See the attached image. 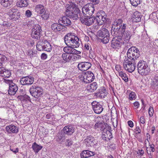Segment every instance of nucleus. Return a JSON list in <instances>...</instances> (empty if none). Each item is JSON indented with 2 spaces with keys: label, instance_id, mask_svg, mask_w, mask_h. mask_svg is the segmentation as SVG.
<instances>
[{
  "label": "nucleus",
  "instance_id": "nucleus-18",
  "mask_svg": "<svg viewBox=\"0 0 158 158\" xmlns=\"http://www.w3.org/2000/svg\"><path fill=\"white\" fill-rule=\"evenodd\" d=\"M91 63L88 62H83L79 63L78 68L79 70L82 71H85L89 69L91 67Z\"/></svg>",
  "mask_w": 158,
  "mask_h": 158
},
{
  "label": "nucleus",
  "instance_id": "nucleus-5",
  "mask_svg": "<svg viewBox=\"0 0 158 158\" xmlns=\"http://www.w3.org/2000/svg\"><path fill=\"white\" fill-rule=\"evenodd\" d=\"M137 67L138 73L141 75H148L149 72V69L145 61L140 60L138 63Z\"/></svg>",
  "mask_w": 158,
  "mask_h": 158
},
{
  "label": "nucleus",
  "instance_id": "nucleus-31",
  "mask_svg": "<svg viewBox=\"0 0 158 158\" xmlns=\"http://www.w3.org/2000/svg\"><path fill=\"white\" fill-rule=\"evenodd\" d=\"M106 127L105 124L103 123H97L94 125V128L98 131H103Z\"/></svg>",
  "mask_w": 158,
  "mask_h": 158
},
{
  "label": "nucleus",
  "instance_id": "nucleus-33",
  "mask_svg": "<svg viewBox=\"0 0 158 158\" xmlns=\"http://www.w3.org/2000/svg\"><path fill=\"white\" fill-rule=\"evenodd\" d=\"M97 88L98 85L96 82H94L87 86V89L91 92H94Z\"/></svg>",
  "mask_w": 158,
  "mask_h": 158
},
{
  "label": "nucleus",
  "instance_id": "nucleus-60",
  "mask_svg": "<svg viewBox=\"0 0 158 158\" xmlns=\"http://www.w3.org/2000/svg\"><path fill=\"white\" fill-rule=\"evenodd\" d=\"M134 106L135 107V109L138 108L139 106V102H135L134 103Z\"/></svg>",
  "mask_w": 158,
  "mask_h": 158
},
{
  "label": "nucleus",
  "instance_id": "nucleus-3",
  "mask_svg": "<svg viewBox=\"0 0 158 158\" xmlns=\"http://www.w3.org/2000/svg\"><path fill=\"white\" fill-rule=\"evenodd\" d=\"M97 35L100 37L102 42L104 44L107 43L110 40V34L108 30L103 26L98 31Z\"/></svg>",
  "mask_w": 158,
  "mask_h": 158
},
{
  "label": "nucleus",
  "instance_id": "nucleus-1",
  "mask_svg": "<svg viewBox=\"0 0 158 158\" xmlns=\"http://www.w3.org/2000/svg\"><path fill=\"white\" fill-rule=\"evenodd\" d=\"M64 41L67 46L73 48L78 47L81 43L78 37L72 33L67 34L65 36Z\"/></svg>",
  "mask_w": 158,
  "mask_h": 158
},
{
  "label": "nucleus",
  "instance_id": "nucleus-17",
  "mask_svg": "<svg viewBox=\"0 0 158 158\" xmlns=\"http://www.w3.org/2000/svg\"><path fill=\"white\" fill-rule=\"evenodd\" d=\"M93 109L95 113L100 114L103 110V108L99 102L94 101L91 103Z\"/></svg>",
  "mask_w": 158,
  "mask_h": 158
},
{
  "label": "nucleus",
  "instance_id": "nucleus-42",
  "mask_svg": "<svg viewBox=\"0 0 158 158\" xmlns=\"http://www.w3.org/2000/svg\"><path fill=\"white\" fill-rule=\"evenodd\" d=\"M36 48L38 50L41 51L44 50V42L43 40L40 43H38L36 45Z\"/></svg>",
  "mask_w": 158,
  "mask_h": 158
},
{
  "label": "nucleus",
  "instance_id": "nucleus-36",
  "mask_svg": "<svg viewBox=\"0 0 158 158\" xmlns=\"http://www.w3.org/2000/svg\"><path fill=\"white\" fill-rule=\"evenodd\" d=\"M28 5L27 0H20V1L17 2L16 3L17 6L20 7L26 6Z\"/></svg>",
  "mask_w": 158,
  "mask_h": 158
},
{
  "label": "nucleus",
  "instance_id": "nucleus-49",
  "mask_svg": "<svg viewBox=\"0 0 158 158\" xmlns=\"http://www.w3.org/2000/svg\"><path fill=\"white\" fill-rule=\"evenodd\" d=\"M102 137L104 140H107V139H110V137L111 138L109 135L108 136L107 134L103 132H102Z\"/></svg>",
  "mask_w": 158,
  "mask_h": 158
},
{
  "label": "nucleus",
  "instance_id": "nucleus-44",
  "mask_svg": "<svg viewBox=\"0 0 158 158\" xmlns=\"http://www.w3.org/2000/svg\"><path fill=\"white\" fill-rule=\"evenodd\" d=\"M127 26V24L124 23H123V25H122L120 29V33H119V35H122V34L124 33V32H125Z\"/></svg>",
  "mask_w": 158,
  "mask_h": 158
},
{
  "label": "nucleus",
  "instance_id": "nucleus-41",
  "mask_svg": "<svg viewBox=\"0 0 158 158\" xmlns=\"http://www.w3.org/2000/svg\"><path fill=\"white\" fill-rule=\"evenodd\" d=\"M31 36L33 38L38 40L39 39L41 36L40 32H38L36 33L35 32L32 31L31 34Z\"/></svg>",
  "mask_w": 158,
  "mask_h": 158
},
{
  "label": "nucleus",
  "instance_id": "nucleus-35",
  "mask_svg": "<svg viewBox=\"0 0 158 158\" xmlns=\"http://www.w3.org/2000/svg\"><path fill=\"white\" fill-rule=\"evenodd\" d=\"M13 0H1V3L4 7L10 6L12 4Z\"/></svg>",
  "mask_w": 158,
  "mask_h": 158
},
{
  "label": "nucleus",
  "instance_id": "nucleus-63",
  "mask_svg": "<svg viewBox=\"0 0 158 158\" xmlns=\"http://www.w3.org/2000/svg\"><path fill=\"white\" fill-rule=\"evenodd\" d=\"M140 121L141 123L143 124L144 123H145V120L144 117H141L140 118Z\"/></svg>",
  "mask_w": 158,
  "mask_h": 158
},
{
  "label": "nucleus",
  "instance_id": "nucleus-16",
  "mask_svg": "<svg viewBox=\"0 0 158 158\" xmlns=\"http://www.w3.org/2000/svg\"><path fill=\"white\" fill-rule=\"evenodd\" d=\"M80 19L81 23L87 26H90L92 25L95 20V17H92L89 18L80 17Z\"/></svg>",
  "mask_w": 158,
  "mask_h": 158
},
{
  "label": "nucleus",
  "instance_id": "nucleus-23",
  "mask_svg": "<svg viewBox=\"0 0 158 158\" xmlns=\"http://www.w3.org/2000/svg\"><path fill=\"white\" fill-rule=\"evenodd\" d=\"M18 90L17 85L14 83H12L9 86L8 93L10 95H15Z\"/></svg>",
  "mask_w": 158,
  "mask_h": 158
},
{
  "label": "nucleus",
  "instance_id": "nucleus-11",
  "mask_svg": "<svg viewBox=\"0 0 158 158\" xmlns=\"http://www.w3.org/2000/svg\"><path fill=\"white\" fill-rule=\"evenodd\" d=\"M117 39L113 38L111 41V47L113 49L117 50L121 48L122 44L124 45V43L121 39L120 36H116Z\"/></svg>",
  "mask_w": 158,
  "mask_h": 158
},
{
  "label": "nucleus",
  "instance_id": "nucleus-6",
  "mask_svg": "<svg viewBox=\"0 0 158 158\" xmlns=\"http://www.w3.org/2000/svg\"><path fill=\"white\" fill-rule=\"evenodd\" d=\"M136 60H130L125 57L124 60L123 65L125 70L129 72L132 73L135 70L136 66Z\"/></svg>",
  "mask_w": 158,
  "mask_h": 158
},
{
  "label": "nucleus",
  "instance_id": "nucleus-8",
  "mask_svg": "<svg viewBox=\"0 0 158 158\" xmlns=\"http://www.w3.org/2000/svg\"><path fill=\"white\" fill-rule=\"evenodd\" d=\"M29 91L31 94L35 98H38L43 93V90L41 87L32 85L30 88Z\"/></svg>",
  "mask_w": 158,
  "mask_h": 158
},
{
  "label": "nucleus",
  "instance_id": "nucleus-61",
  "mask_svg": "<svg viewBox=\"0 0 158 158\" xmlns=\"http://www.w3.org/2000/svg\"><path fill=\"white\" fill-rule=\"evenodd\" d=\"M128 124L129 126L131 127H133V122L131 120L129 121L128 122Z\"/></svg>",
  "mask_w": 158,
  "mask_h": 158
},
{
  "label": "nucleus",
  "instance_id": "nucleus-15",
  "mask_svg": "<svg viewBox=\"0 0 158 158\" xmlns=\"http://www.w3.org/2000/svg\"><path fill=\"white\" fill-rule=\"evenodd\" d=\"M78 55H76L74 54H68L64 53L62 55V57L64 60L66 62H69L71 61H75L77 59Z\"/></svg>",
  "mask_w": 158,
  "mask_h": 158
},
{
  "label": "nucleus",
  "instance_id": "nucleus-38",
  "mask_svg": "<svg viewBox=\"0 0 158 158\" xmlns=\"http://www.w3.org/2000/svg\"><path fill=\"white\" fill-rule=\"evenodd\" d=\"M98 91L101 94L102 98H104L105 96L107 95V92L104 88H101L99 89Z\"/></svg>",
  "mask_w": 158,
  "mask_h": 158
},
{
  "label": "nucleus",
  "instance_id": "nucleus-29",
  "mask_svg": "<svg viewBox=\"0 0 158 158\" xmlns=\"http://www.w3.org/2000/svg\"><path fill=\"white\" fill-rule=\"evenodd\" d=\"M35 11L39 14H43L45 11L44 6L41 4H38L35 6Z\"/></svg>",
  "mask_w": 158,
  "mask_h": 158
},
{
  "label": "nucleus",
  "instance_id": "nucleus-47",
  "mask_svg": "<svg viewBox=\"0 0 158 158\" xmlns=\"http://www.w3.org/2000/svg\"><path fill=\"white\" fill-rule=\"evenodd\" d=\"M41 17L44 19L46 20L49 17V14L48 11L45 10L44 12L41 15Z\"/></svg>",
  "mask_w": 158,
  "mask_h": 158
},
{
  "label": "nucleus",
  "instance_id": "nucleus-25",
  "mask_svg": "<svg viewBox=\"0 0 158 158\" xmlns=\"http://www.w3.org/2000/svg\"><path fill=\"white\" fill-rule=\"evenodd\" d=\"M120 25H114L112 26L111 30V34L114 36H118L120 33V29L121 27Z\"/></svg>",
  "mask_w": 158,
  "mask_h": 158
},
{
  "label": "nucleus",
  "instance_id": "nucleus-2",
  "mask_svg": "<svg viewBox=\"0 0 158 158\" xmlns=\"http://www.w3.org/2000/svg\"><path fill=\"white\" fill-rule=\"evenodd\" d=\"M66 6L65 15L74 20H77L79 18L78 14L80 12V10L76 4L72 3V4L68 5Z\"/></svg>",
  "mask_w": 158,
  "mask_h": 158
},
{
  "label": "nucleus",
  "instance_id": "nucleus-37",
  "mask_svg": "<svg viewBox=\"0 0 158 158\" xmlns=\"http://www.w3.org/2000/svg\"><path fill=\"white\" fill-rule=\"evenodd\" d=\"M119 76L126 82L128 81V78L127 74L123 71H120L118 73Z\"/></svg>",
  "mask_w": 158,
  "mask_h": 158
},
{
  "label": "nucleus",
  "instance_id": "nucleus-4",
  "mask_svg": "<svg viewBox=\"0 0 158 158\" xmlns=\"http://www.w3.org/2000/svg\"><path fill=\"white\" fill-rule=\"evenodd\" d=\"M127 55V58L130 60H136L140 55L139 49L135 47L132 46L128 49Z\"/></svg>",
  "mask_w": 158,
  "mask_h": 158
},
{
  "label": "nucleus",
  "instance_id": "nucleus-57",
  "mask_svg": "<svg viewBox=\"0 0 158 158\" xmlns=\"http://www.w3.org/2000/svg\"><path fill=\"white\" fill-rule=\"evenodd\" d=\"M41 57L42 59L45 60L47 58V56L46 54L43 53L42 54Z\"/></svg>",
  "mask_w": 158,
  "mask_h": 158
},
{
  "label": "nucleus",
  "instance_id": "nucleus-48",
  "mask_svg": "<svg viewBox=\"0 0 158 158\" xmlns=\"http://www.w3.org/2000/svg\"><path fill=\"white\" fill-rule=\"evenodd\" d=\"M135 93L133 92H131L129 95V99L131 100H135L136 98Z\"/></svg>",
  "mask_w": 158,
  "mask_h": 158
},
{
  "label": "nucleus",
  "instance_id": "nucleus-39",
  "mask_svg": "<svg viewBox=\"0 0 158 158\" xmlns=\"http://www.w3.org/2000/svg\"><path fill=\"white\" fill-rule=\"evenodd\" d=\"M32 31L35 32L36 33L38 32L40 33L42 31V30L40 26L38 24H36L33 26Z\"/></svg>",
  "mask_w": 158,
  "mask_h": 158
},
{
  "label": "nucleus",
  "instance_id": "nucleus-58",
  "mask_svg": "<svg viewBox=\"0 0 158 158\" xmlns=\"http://www.w3.org/2000/svg\"><path fill=\"white\" fill-rule=\"evenodd\" d=\"M10 150L13 152L15 154H16L19 152V149L18 148H16L15 149L10 148Z\"/></svg>",
  "mask_w": 158,
  "mask_h": 158
},
{
  "label": "nucleus",
  "instance_id": "nucleus-30",
  "mask_svg": "<svg viewBox=\"0 0 158 158\" xmlns=\"http://www.w3.org/2000/svg\"><path fill=\"white\" fill-rule=\"evenodd\" d=\"M74 48L71 46H68L65 47L63 49V51L66 53L68 54H73L75 53L76 50Z\"/></svg>",
  "mask_w": 158,
  "mask_h": 158
},
{
  "label": "nucleus",
  "instance_id": "nucleus-54",
  "mask_svg": "<svg viewBox=\"0 0 158 158\" xmlns=\"http://www.w3.org/2000/svg\"><path fill=\"white\" fill-rule=\"evenodd\" d=\"M89 50V57H93L94 53L93 50L92 49L91 47H90V48Z\"/></svg>",
  "mask_w": 158,
  "mask_h": 158
},
{
  "label": "nucleus",
  "instance_id": "nucleus-26",
  "mask_svg": "<svg viewBox=\"0 0 158 158\" xmlns=\"http://www.w3.org/2000/svg\"><path fill=\"white\" fill-rule=\"evenodd\" d=\"M95 153L88 150L83 151L80 154L81 158H87L95 155Z\"/></svg>",
  "mask_w": 158,
  "mask_h": 158
},
{
  "label": "nucleus",
  "instance_id": "nucleus-50",
  "mask_svg": "<svg viewBox=\"0 0 158 158\" xmlns=\"http://www.w3.org/2000/svg\"><path fill=\"white\" fill-rule=\"evenodd\" d=\"M103 132L104 133H106L107 135H109L110 136H111L112 134L111 132V131L110 130H107V129L106 128H105L104 129L103 131Z\"/></svg>",
  "mask_w": 158,
  "mask_h": 158
},
{
  "label": "nucleus",
  "instance_id": "nucleus-56",
  "mask_svg": "<svg viewBox=\"0 0 158 158\" xmlns=\"http://www.w3.org/2000/svg\"><path fill=\"white\" fill-rule=\"evenodd\" d=\"M33 53V51L32 50H29L27 51V55L30 56L31 58H32V54Z\"/></svg>",
  "mask_w": 158,
  "mask_h": 158
},
{
  "label": "nucleus",
  "instance_id": "nucleus-10",
  "mask_svg": "<svg viewBox=\"0 0 158 158\" xmlns=\"http://www.w3.org/2000/svg\"><path fill=\"white\" fill-rule=\"evenodd\" d=\"M10 19L13 21H16L20 18V15L17 9L12 8L10 9L7 13Z\"/></svg>",
  "mask_w": 158,
  "mask_h": 158
},
{
  "label": "nucleus",
  "instance_id": "nucleus-12",
  "mask_svg": "<svg viewBox=\"0 0 158 158\" xmlns=\"http://www.w3.org/2000/svg\"><path fill=\"white\" fill-rule=\"evenodd\" d=\"M94 78V76L93 73L88 71L84 73L82 81L85 83H89L93 81Z\"/></svg>",
  "mask_w": 158,
  "mask_h": 158
},
{
  "label": "nucleus",
  "instance_id": "nucleus-34",
  "mask_svg": "<svg viewBox=\"0 0 158 158\" xmlns=\"http://www.w3.org/2000/svg\"><path fill=\"white\" fill-rule=\"evenodd\" d=\"M32 148L34 152L36 153H37L41 150L43 148V147L38 144L35 142H34L32 145Z\"/></svg>",
  "mask_w": 158,
  "mask_h": 158
},
{
  "label": "nucleus",
  "instance_id": "nucleus-46",
  "mask_svg": "<svg viewBox=\"0 0 158 158\" xmlns=\"http://www.w3.org/2000/svg\"><path fill=\"white\" fill-rule=\"evenodd\" d=\"M64 133L58 132L57 134V137L60 140L63 141L64 139Z\"/></svg>",
  "mask_w": 158,
  "mask_h": 158
},
{
  "label": "nucleus",
  "instance_id": "nucleus-28",
  "mask_svg": "<svg viewBox=\"0 0 158 158\" xmlns=\"http://www.w3.org/2000/svg\"><path fill=\"white\" fill-rule=\"evenodd\" d=\"M141 14L138 11H136L132 15V21L135 22H138L141 20Z\"/></svg>",
  "mask_w": 158,
  "mask_h": 158
},
{
  "label": "nucleus",
  "instance_id": "nucleus-9",
  "mask_svg": "<svg viewBox=\"0 0 158 158\" xmlns=\"http://www.w3.org/2000/svg\"><path fill=\"white\" fill-rule=\"evenodd\" d=\"M107 16L105 12L103 10H101L97 13L95 20L98 25H102L106 20Z\"/></svg>",
  "mask_w": 158,
  "mask_h": 158
},
{
  "label": "nucleus",
  "instance_id": "nucleus-32",
  "mask_svg": "<svg viewBox=\"0 0 158 158\" xmlns=\"http://www.w3.org/2000/svg\"><path fill=\"white\" fill-rule=\"evenodd\" d=\"M43 42H44V50L50 52L52 50V48L49 43L45 40H43Z\"/></svg>",
  "mask_w": 158,
  "mask_h": 158
},
{
  "label": "nucleus",
  "instance_id": "nucleus-64",
  "mask_svg": "<svg viewBox=\"0 0 158 158\" xmlns=\"http://www.w3.org/2000/svg\"><path fill=\"white\" fill-rule=\"evenodd\" d=\"M144 153V151L143 150L141 149V150H139L138 152H137L138 154H139L140 155H142Z\"/></svg>",
  "mask_w": 158,
  "mask_h": 158
},
{
  "label": "nucleus",
  "instance_id": "nucleus-51",
  "mask_svg": "<svg viewBox=\"0 0 158 158\" xmlns=\"http://www.w3.org/2000/svg\"><path fill=\"white\" fill-rule=\"evenodd\" d=\"M154 113V110L153 108L152 107H150L148 110V113L150 117L153 116Z\"/></svg>",
  "mask_w": 158,
  "mask_h": 158
},
{
  "label": "nucleus",
  "instance_id": "nucleus-52",
  "mask_svg": "<svg viewBox=\"0 0 158 158\" xmlns=\"http://www.w3.org/2000/svg\"><path fill=\"white\" fill-rule=\"evenodd\" d=\"M32 15V12L30 10H27L25 12V15L27 17H30Z\"/></svg>",
  "mask_w": 158,
  "mask_h": 158
},
{
  "label": "nucleus",
  "instance_id": "nucleus-19",
  "mask_svg": "<svg viewBox=\"0 0 158 158\" xmlns=\"http://www.w3.org/2000/svg\"><path fill=\"white\" fill-rule=\"evenodd\" d=\"M84 141L86 145L88 146L92 147L97 144V141L92 136H87Z\"/></svg>",
  "mask_w": 158,
  "mask_h": 158
},
{
  "label": "nucleus",
  "instance_id": "nucleus-13",
  "mask_svg": "<svg viewBox=\"0 0 158 158\" xmlns=\"http://www.w3.org/2000/svg\"><path fill=\"white\" fill-rule=\"evenodd\" d=\"M59 23H55L52 24L51 27L55 32L64 31L67 30L66 27L63 26L61 23L58 22Z\"/></svg>",
  "mask_w": 158,
  "mask_h": 158
},
{
  "label": "nucleus",
  "instance_id": "nucleus-27",
  "mask_svg": "<svg viewBox=\"0 0 158 158\" xmlns=\"http://www.w3.org/2000/svg\"><path fill=\"white\" fill-rule=\"evenodd\" d=\"M6 129L8 133H17L18 132L17 127L14 125H10L6 126Z\"/></svg>",
  "mask_w": 158,
  "mask_h": 158
},
{
  "label": "nucleus",
  "instance_id": "nucleus-21",
  "mask_svg": "<svg viewBox=\"0 0 158 158\" xmlns=\"http://www.w3.org/2000/svg\"><path fill=\"white\" fill-rule=\"evenodd\" d=\"M63 131L65 135H70L74 132V127L72 125H68L64 127Z\"/></svg>",
  "mask_w": 158,
  "mask_h": 158
},
{
  "label": "nucleus",
  "instance_id": "nucleus-55",
  "mask_svg": "<svg viewBox=\"0 0 158 158\" xmlns=\"http://www.w3.org/2000/svg\"><path fill=\"white\" fill-rule=\"evenodd\" d=\"M72 141L69 139H67L66 142V144L68 146H70L72 145Z\"/></svg>",
  "mask_w": 158,
  "mask_h": 158
},
{
  "label": "nucleus",
  "instance_id": "nucleus-7",
  "mask_svg": "<svg viewBox=\"0 0 158 158\" xmlns=\"http://www.w3.org/2000/svg\"><path fill=\"white\" fill-rule=\"evenodd\" d=\"M82 11L83 16L86 17L92 16L95 11L94 7L92 4H87L82 8Z\"/></svg>",
  "mask_w": 158,
  "mask_h": 158
},
{
  "label": "nucleus",
  "instance_id": "nucleus-14",
  "mask_svg": "<svg viewBox=\"0 0 158 158\" xmlns=\"http://www.w3.org/2000/svg\"><path fill=\"white\" fill-rule=\"evenodd\" d=\"M34 81L33 77L28 76L22 77L20 80V83L23 85H31L33 83Z\"/></svg>",
  "mask_w": 158,
  "mask_h": 158
},
{
  "label": "nucleus",
  "instance_id": "nucleus-24",
  "mask_svg": "<svg viewBox=\"0 0 158 158\" xmlns=\"http://www.w3.org/2000/svg\"><path fill=\"white\" fill-rule=\"evenodd\" d=\"M11 72L10 71L4 67H0V75L4 78H7L10 76Z\"/></svg>",
  "mask_w": 158,
  "mask_h": 158
},
{
  "label": "nucleus",
  "instance_id": "nucleus-40",
  "mask_svg": "<svg viewBox=\"0 0 158 158\" xmlns=\"http://www.w3.org/2000/svg\"><path fill=\"white\" fill-rule=\"evenodd\" d=\"M152 85L154 88L158 87V75L156 74L155 76L152 81Z\"/></svg>",
  "mask_w": 158,
  "mask_h": 158
},
{
  "label": "nucleus",
  "instance_id": "nucleus-22",
  "mask_svg": "<svg viewBox=\"0 0 158 158\" xmlns=\"http://www.w3.org/2000/svg\"><path fill=\"white\" fill-rule=\"evenodd\" d=\"M131 36V33L129 31L127 30L124 32V33L122 34V35H118V36H120L121 37H120V38H121V39L125 43L127 42V40H130Z\"/></svg>",
  "mask_w": 158,
  "mask_h": 158
},
{
  "label": "nucleus",
  "instance_id": "nucleus-53",
  "mask_svg": "<svg viewBox=\"0 0 158 158\" xmlns=\"http://www.w3.org/2000/svg\"><path fill=\"white\" fill-rule=\"evenodd\" d=\"M115 69L118 72V73H119L120 71H122V68L119 65H117L115 66Z\"/></svg>",
  "mask_w": 158,
  "mask_h": 158
},
{
  "label": "nucleus",
  "instance_id": "nucleus-20",
  "mask_svg": "<svg viewBox=\"0 0 158 158\" xmlns=\"http://www.w3.org/2000/svg\"><path fill=\"white\" fill-rule=\"evenodd\" d=\"M58 22L61 23L63 26L65 27L69 26L72 24L71 20L66 15L60 18L58 20Z\"/></svg>",
  "mask_w": 158,
  "mask_h": 158
},
{
  "label": "nucleus",
  "instance_id": "nucleus-45",
  "mask_svg": "<svg viewBox=\"0 0 158 158\" xmlns=\"http://www.w3.org/2000/svg\"><path fill=\"white\" fill-rule=\"evenodd\" d=\"M131 5L135 6H136L140 3V0H130Z\"/></svg>",
  "mask_w": 158,
  "mask_h": 158
},
{
  "label": "nucleus",
  "instance_id": "nucleus-59",
  "mask_svg": "<svg viewBox=\"0 0 158 158\" xmlns=\"http://www.w3.org/2000/svg\"><path fill=\"white\" fill-rule=\"evenodd\" d=\"M84 47L86 50H89L91 47L88 43H85V44Z\"/></svg>",
  "mask_w": 158,
  "mask_h": 158
},
{
  "label": "nucleus",
  "instance_id": "nucleus-43",
  "mask_svg": "<svg viewBox=\"0 0 158 158\" xmlns=\"http://www.w3.org/2000/svg\"><path fill=\"white\" fill-rule=\"evenodd\" d=\"M6 59V58L5 56L0 54V66H3V64Z\"/></svg>",
  "mask_w": 158,
  "mask_h": 158
},
{
  "label": "nucleus",
  "instance_id": "nucleus-62",
  "mask_svg": "<svg viewBox=\"0 0 158 158\" xmlns=\"http://www.w3.org/2000/svg\"><path fill=\"white\" fill-rule=\"evenodd\" d=\"M150 148H151V151L152 152H153L155 151V149L154 147L155 145L154 144H152L149 145Z\"/></svg>",
  "mask_w": 158,
  "mask_h": 158
}]
</instances>
